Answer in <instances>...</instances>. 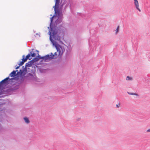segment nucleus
Here are the masks:
<instances>
[{
  "label": "nucleus",
  "instance_id": "1",
  "mask_svg": "<svg viewBox=\"0 0 150 150\" xmlns=\"http://www.w3.org/2000/svg\"><path fill=\"white\" fill-rule=\"evenodd\" d=\"M57 18L54 23L55 27L54 30L51 29L50 33V40L53 46L55 47L57 51L58 52V56H61L65 51L64 47L59 44L57 41L61 44L63 43L61 40L62 38H64L65 33L67 32V29L65 25V23L63 22L61 24L59 25L62 21L63 18L62 13L58 11L57 15Z\"/></svg>",
  "mask_w": 150,
  "mask_h": 150
},
{
  "label": "nucleus",
  "instance_id": "2",
  "mask_svg": "<svg viewBox=\"0 0 150 150\" xmlns=\"http://www.w3.org/2000/svg\"><path fill=\"white\" fill-rule=\"evenodd\" d=\"M17 74V76L15 78L16 81V82L20 85L23 82L25 79H27L28 76H25L26 74L22 69H20L19 72L18 71Z\"/></svg>",
  "mask_w": 150,
  "mask_h": 150
},
{
  "label": "nucleus",
  "instance_id": "3",
  "mask_svg": "<svg viewBox=\"0 0 150 150\" xmlns=\"http://www.w3.org/2000/svg\"><path fill=\"white\" fill-rule=\"evenodd\" d=\"M9 76L0 82V86H1L3 88L6 86L10 83L13 85V84L15 83H13V80H16V77L10 78Z\"/></svg>",
  "mask_w": 150,
  "mask_h": 150
},
{
  "label": "nucleus",
  "instance_id": "4",
  "mask_svg": "<svg viewBox=\"0 0 150 150\" xmlns=\"http://www.w3.org/2000/svg\"><path fill=\"white\" fill-rule=\"evenodd\" d=\"M56 9H55V10H54V14L53 16H52V14H51L50 15V16L52 17L50 18V29H49V33H50V31L51 29L54 30V28L55 27L53 20L54 18L57 17V15L58 13V11H56Z\"/></svg>",
  "mask_w": 150,
  "mask_h": 150
},
{
  "label": "nucleus",
  "instance_id": "5",
  "mask_svg": "<svg viewBox=\"0 0 150 150\" xmlns=\"http://www.w3.org/2000/svg\"><path fill=\"white\" fill-rule=\"evenodd\" d=\"M19 86L20 85L16 82H15L14 84H13L12 86H11L9 88L7 89L5 91L4 90V91L3 92L4 93L3 94L5 93V92L8 93L11 92L15 90L18 89L19 88Z\"/></svg>",
  "mask_w": 150,
  "mask_h": 150
},
{
  "label": "nucleus",
  "instance_id": "6",
  "mask_svg": "<svg viewBox=\"0 0 150 150\" xmlns=\"http://www.w3.org/2000/svg\"><path fill=\"white\" fill-rule=\"evenodd\" d=\"M29 51L30 52L26 56V57L28 59L30 60L32 57L35 58L37 55V54L34 52V51H30V50Z\"/></svg>",
  "mask_w": 150,
  "mask_h": 150
},
{
  "label": "nucleus",
  "instance_id": "7",
  "mask_svg": "<svg viewBox=\"0 0 150 150\" xmlns=\"http://www.w3.org/2000/svg\"><path fill=\"white\" fill-rule=\"evenodd\" d=\"M42 59L43 61L45 62H47L52 59V57L50 53V54H47L44 56H42Z\"/></svg>",
  "mask_w": 150,
  "mask_h": 150
},
{
  "label": "nucleus",
  "instance_id": "8",
  "mask_svg": "<svg viewBox=\"0 0 150 150\" xmlns=\"http://www.w3.org/2000/svg\"><path fill=\"white\" fill-rule=\"evenodd\" d=\"M60 0H54L55 2V6L53 7L54 8V10H55V9H56V11H60L61 10L59 8V4Z\"/></svg>",
  "mask_w": 150,
  "mask_h": 150
},
{
  "label": "nucleus",
  "instance_id": "9",
  "mask_svg": "<svg viewBox=\"0 0 150 150\" xmlns=\"http://www.w3.org/2000/svg\"><path fill=\"white\" fill-rule=\"evenodd\" d=\"M32 74L31 72L28 74L27 76H28L27 79L31 80L33 81H36L37 80V77L36 75H35V74L33 75Z\"/></svg>",
  "mask_w": 150,
  "mask_h": 150
},
{
  "label": "nucleus",
  "instance_id": "10",
  "mask_svg": "<svg viewBox=\"0 0 150 150\" xmlns=\"http://www.w3.org/2000/svg\"><path fill=\"white\" fill-rule=\"evenodd\" d=\"M28 59L25 55H23L22 56V58L21 59L22 61H20L18 63V64L19 66H22L24 63L27 61Z\"/></svg>",
  "mask_w": 150,
  "mask_h": 150
},
{
  "label": "nucleus",
  "instance_id": "11",
  "mask_svg": "<svg viewBox=\"0 0 150 150\" xmlns=\"http://www.w3.org/2000/svg\"><path fill=\"white\" fill-rule=\"evenodd\" d=\"M33 60V59L32 60L28 61V63H26L25 65H26V67H32V66H33L32 65L34 64L35 62V61Z\"/></svg>",
  "mask_w": 150,
  "mask_h": 150
},
{
  "label": "nucleus",
  "instance_id": "12",
  "mask_svg": "<svg viewBox=\"0 0 150 150\" xmlns=\"http://www.w3.org/2000/svg\"><path fill=\"white\" fill-rule=\"evenodd\" d=\"M18 72V70H13L11 73L9 74V76L12 77H16L17 76V74H16V72Z\"/></svg>",
  "mask_w": 150,
  "mask_h": 150
},
{
  "label": "nucleus",
  "instance_id": "13",
  "mask_svg": "<svg viewBox=\"0 0 150 150\" xmlns=\"http://www.w3.org/2000/svg\"><path fill=\"white\" fill-rule=\"evenodd\" d=\"M33 59V60H34L35 62H37L40 59H42V56H41V55L38 54V55L37 56L36 55V56Z\"/></svg>",
  "mask_w": 150,
  "mask_h": 150
},
{
  "label": "nucleus",
  "instance_id": "14",
  "mask_svg": "<svg viewBox=\"0 0 150 150\" xmlns=\"http://www.w3.org/2000/svg\"><path fill=\"white\" fill-rule=\"evenodd\" d=\"M28 67H29L27 68L28 71H30V72H31L34 74H35L36 68L34 66H32V69H31Z\"/></svg>",
  "mask_w": 150,
  "mask_h": 150
},
{
  "label": "nucleus",
  "instance_id": "15",
  "mask_svg": "<svg viewBox=\"0 0 150 150\" xmlns=\"http://www.w3.org/2000/svg\"><path fill=\"white\" fill-rule=\"evenodd\" d=\"M134 3L137 9L139 10V11L140 12L141 10L139 8V3L137 0H134Z\"/></svg>",
  "mask_w": 150,
  "mask_h": 150
},
{
  "label": "nucleus",
  "instance_id": "16",
  "mask_svg": "<svg viewBox=\"0 0 150 150\" xmlns=\"http://www.w3.org/2000/svg\"><path fill=\"white\" fill-rule=\"evenodd\" d=\"M50 54H51L52 57V59H54L57 58L58 57L57 54V53L56 52L54 53V54H53V53L52 52L50 53Z\"/></svg>",
  "mask_w": 150,
  "mask_h": 150
},
{
  "label": "nucleus",
  "instance_id": "17",
  "mask_svg": "<svg viewBox=\"0 0 150 150\" xmlns=\"http://www.w3.org/2000/svg\"><path fill=\"white\" fill-rule=\"evenodd\" d=\"M71 52V51L70 50H67L65 55L66 59H68L69 57L70 54Z\"/></svg>",
  "mask_w": 150,
  "mask_h": 150
},
{
  "label": "nucleus",
  "instance_id": "18",
  "mask_svg": "<svg viewBox=\"0 0 150 150\" xmlns=\"http://www.w3.org/2000/svg\"><path fill=\"white\" fill-rule=\"evenodd\" d=\"M28 67H26V65L25 66V67L24 69H22L23 71H24V72L26 74L28 72H30V71H28L27 68Z\"/></svg>",
  "mask_w": 150,
  "mask_h": 150
},
{
  "label": "nucleus",
  "instance_id": "19",
  "mask_svg": "<svg viewBox=\"0 0 150 150\" xmlns=\"http://www.w3.org/2000/svg\"><path fill=\"white\" fill-rule=\"evenodd\" d=\"M23 119L25 122L27 124H28L30 122V121L28 118L27 117H24L23 118Z\"/></svg>",
  "mask_w": 150,
  "mask_h": 150
},
{
  "label": "nucleus",
  "instance_id": "20",
  "mask_svg": "<svg viewBox=\"0 0 150 150\" xmlns=\"http://www.w3.org/2000/svg\"><path fill=\"white\" fill-rule=\"evenodd\" d=\"M64 0V2L62 4H61V5L60 6H59V8L61 10V11H60V12H61V13H62V10L63 6V5L64 4H65L66 3V0Z\"/></svg>",
  "mask_w": 150,
  "mask_h": 150
},
{
  "label": "nucleus",
  "instance_id": "21",
  "mask_svg": "<svg viewBox=\"0 0 150 150\" xmlns=\"http://www.w3.org/2000/svg\"><path fill=\"white\" fill-rule=\"evenodd\" d=\"M4 91V90L3 89V88L0 86V95L3 94L4 93L3 92Z\"/></svg>",
  "mask_w": 150,
  "mask_h": 150
},
{
  "label": "nucleus",
  "instance_id": "22",
  "mask_svg": "<svg viewBox=\"0 0 150 150\" xmlns=\"http://www.w3.org/2000/svg\"><path fill=\"white\" fill-rule=\"evenodd\" d=\"M127 93L129 95H135V96H137V94L136 93H129V92H127Z\"/></svg>",
  "mask_w": 150,
  "mask_h": 150
},
{
  "label": "nucleus",
  "instance_id": "23",
  "mask_svg": "<svg viewBox=\"0 0 150 150\" xmlns=\"http://www.w3.org/2000/svg\"><path fill=\"white\" fill-rule=\"evenodd\" d=\"M119 26H118L116 30H115L116 31L115 32V34H117V33L119 32Z\"/></svg>",
  "mask_w": 150,
  "mask_h": 150
},
{
  "label": "nucleus",
  "instance_id": "24",
  "mask_svg": "<svg viewBox=\"0 0 150 150\" xmlns=\"http://www.w3.org/2000/svg\"><path fill=\"white\" fill-rule=\"evenodd\" d=\"M43 61V59H41V60H40L39 63H37V65H39L43 64V63H42Z\"/></svg>",
  "mask_w": 150,
  "mask_h": 150
},
{
  "label": "nucleus",
  "instance_id": "25",
  "mask_svg": "<svg viewBox=\"0 0 150 150\" xmlns=\"http://www.w3.org/2000/svg\"><path fill=\"white\" fill-rule=\"evenodd\" d=\"M132 79V78L129 76H127L126 78V79L127 80H130Z\"/></svg>",
  "mask_w": 150,
  "mask_h": 150
},
{
  "label": "nucleus",
  "instance_id": "26",
  "mask_svg": "<svg viewBox=\"0 0 150 150\" xmlns=\"http://www.w3.org/2000/svg\"><path fill=\"white\" fill-rule=\"evenodd\" d=\"M33 66H34L35 67H36L37 68L38 67L37 66V62H35V63L34 64H33Z\"/></svg>",
  "mask_w": 150,
  "mask_h": 150
},
{
  "label": "nucleus",
  "instance_id": "27",
  "mask_svg": "<svg viewBox=\"0 0 150 150\" xmlns=\"http://www.w3.org/2000/svg\"><path fill=\"white\" fill-rule=\"evenodd\" d=\"M43 69H41V68L39 69V70L41 73H42L43 72Z\"/></svg>",
  "mask_w": 150,
  "mask_h": 150
},
{
  "label": "nucleus",
  "instance_id": "28",
  "mask_svg": "<svg viewBox=\"0 0 150 150\" xmlns=\"http://www.w3.org/2000/svg\"><path fill=\"white\" fill-rule=\"evenodd\" d=\"M17 66V65H16V68H15V69H18L20 67V66H19V65H18V66Z\"/></svg>",
  "mask_w": 150,
  "mask_h": 150
},
{
  "label": "nucleus",
  "instance_id": "29",
  "mask_svg": "<svg viewBox=\"0 0 150 150\" xmlns=\"http://www.w3.org/2000/svg\"><path fill=\"white\" fill-rule=\"evenodd\" d=\"M35 51L37 52V55L39 54V51L38 50H36Z\"/></svg>",
  "mask_w": 150,
  "mask_h": 150
},
{
  "label": "nucleus",
  "instance_id": "30",
  "mask_svg": "<svg viewBox=\"0 0 150 150\" xmlns=\"http://www.w3.org/2000/svg\"><path fill=\"white\" fill-rule=\"evenodd\" d=\"M120 107V105H119V104H118V105H116V107L117 108H119Z\"/></svg>",
  "mask_w": 150,
  "mask_h": 150
},
{
  "label": "nucleus",
  "instance_id": "31",
  "mask_svg": "<svg viewBox=\"0 0 150 150\" xmlns=\"http://www.w3.org/2000/svg\"><path fill=\"white\" fill-rule=\"evenodd\" d=\"M146 132H150V129H148V130H147Z\"/></svg>",
  "mask_w": 150,
  "mask_h": 150
},
{
  "label": "nucleus",
  "instance_id": "32",
  "mask_svg": "<svg viewBox=\"0 0 150 150\" xmlns=\"http://www.w3.org/2000/svg\"><path fill=\"white\" fill-rule=\"evenodd\" d=\"M81 120V118H78V119H77V121H79V120Z\"/></svg>",
  "mask_w": 150,
  "mask_h": 150
},
{
  "label": "nucleus",
  "instance_id": "33",
  "mask_svg": "<svg viewBox=\"0 0 150 150\" xmlns=\"http://www.w3.org/2000/svg\"><path fill=\"white\" fill-rule=\"evenodd\" d=\"M25 67H24L23 66H22V69H24Z\"/></svg>",
  "mask_w": 150,
  "mask_h": 150
},
{
  "label": "nucleus",
  "instance_id": "34",
  "mask_svg": "<svg viewBox=\"0 0 150 150\" xmlns=\"http://www.w3.org/2000/svg\"><path fill=\"white\" fill-rule=\"evenodd\" d=\"M34 50V49H32L31 51H33V50Z\"/></svg>",
  "mask_w": 150,
  "mask_h": 150
},
{
  "label": "nucleus",
  "instance_id": "35",
  "mask_svg": "<svg viewBox=\"0 0 150 150\" xmlns=\"http://www.w3.org/2000/svg\"><path fill=\"white\" fill-rule=\"evenodd\" d=\"M62 0H61V3H62Z\"/></svg>",
  "mask_w": 150,
  "mask_h": 150
},
{
  "label": "nucleus",
  "instance_id": "36",
  "mask_svg": "<svg viewBox=\"0 0 150 150\" xmlns=\"http://www.w3.org/2000/svg\"><path fill=\"white\" fill-rule=\"evenodd\" d=\"M36 35H38V33H36Z\"/></svg>",
  "mask_w": 150,
  "mask_h": 150
}]
</instances>
